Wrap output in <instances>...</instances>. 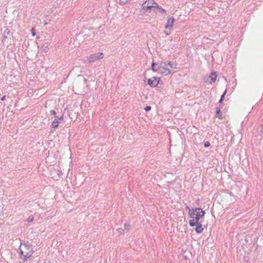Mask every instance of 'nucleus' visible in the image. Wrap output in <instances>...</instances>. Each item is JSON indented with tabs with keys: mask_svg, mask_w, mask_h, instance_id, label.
I'll list each match as a JSON object with an SVG mask.
<instances>
[{
	"mask_svg": "<svg viewBox=\"0 0 263 263\" xmlns=\"http://www.w3.org/2000/svg\"><path fill=\"white\" fill-rule=\"evenodd\" d=\"M130 0H120V4L124 5L130 2Z\"/></svg>",
	"mask_w": 263,
	"mask_h": 263,
	"instance_id": "nucleus-14",
	"label": "nucleus"
},
{
	"mask_svg": "<svg viewBox=\"0 0 263 263\" xmlns=\"http://www.w3.org/2000/svg\"><path fill=\"white\" fill-rule=\"evenodd\" d=\"M226 93V90L224 91V93L222 94V95L221 97V98H220V99L219 100V102L220 103H222V101H223V99L224 98V96H225Z\"/></svg>",
	"mask_w": 263,
	"mask_h": 263,
	"instance_id": "nucleus-16",
	"label": "nucleus"
},
{
	"mask_svg": "<svg viewBox=\"0 0 263 263\" xmlns=\"http://www.w3.org/2000/svg\"><path fill=\"white\" fill-rule=\"evenodd\" d=\"M50 113L52 115H56V112L55 110H52L50 111Z\"/></svg>",
	"mask_w": 263,
	"mask_h": 263,
	"instance_id": "nucleus-23",
	"label": "nucleus"
},
{
	"mask_svg": "<svg viewBox=\"0 0 263 263\" xmlns=\"http://www.w3.org/2000/svg\"><path fill=\"white\" fill-rule=\"evenodd\" d=\"M48 45H47L46 44H44L42 46L41 49L42 51L46 52L48 51Z\"/></svg>",
	"mask_w": 263,
	"mask_h": 263,
	"instance_id": "nucleus-9",
	"label": "nucleus"
},
{
	"mask_svg": "<svg viewBox=\"0 0 263 263\" xmlns=\"http://www.w3.org/2000/svg\"><path fill=\"white\" fill-rule=\"evenodd\" d=\"M159 83V80H157V78L155 77L149 79L148 80V84L152 87H156Z\"/></svg>",
	"mask_w": 263,
	"mask_h": 263,
	"instance_id": "nucleus-7",
	"label": "nucleus"
},
{
	"mask_svg": "<svg viewBox=\"0 0 263 263\" xmlns=\"http://www.w3.org/2000/svg\"><path fill=\"white\" fill-rule=\"evenodd\" d=\"M144 109L146 111H149L151 109V107L150 106H146L145 108H144Z\"/></svg>",
	"mask_w": 263,
	"mask_h": 263,
	"instance_id": "nucleus-18",
	"label": "nucleus"
},
{
	"mask_svg": "<svg viewBox=\"0 0 263 263\" xmlns=\"http://www.w3.org/2000/svg\"><path fill=\"white\" fill-rule=\"evenodd\" d=\"M210 143L209 142H206L204 143V146L205 147H208L209 146H210Z\"/></svg>",
	"mask_w": 263,
	"mask_h": 263,
	"instance_id": "nucleus-19",
	"label": "nucleus"
},
{
	"mask_svg": "<svg viewBox=\"0 0 263 263\" xmlns=\"http://www.w3.org/2000/svg\"><path fill=\"white\" fill-rule=\"evenodd\" d=\"M130 226L129 223H125L124 224V230H126L127 232L129 230Z\"/></svg>",
	"mask_w": 263,
	"mask_h": 263,
	"instance_id": "nucleus-15",
	"label": "nucleus"
},
{
	"mask_svg": "<svg viewBox=\"0 0 263 263\" xmlns=\"http://www.w3.org/2000/svg\"><path fill=\"white\" fill-rule=\"evenodd\" d=\"M158 6V4L154 0H146L142 5V9L145 12H149L152 8Z\"/></svg>",
	"mask_w": 263,
	"mask_h": 263,
	"instance_id": "nucleus-4",
	"label": "nucleus"
},
{
	"mask_svg": "<svg viewBox=\"0 0 263 263\" xmlns=\"http://www.w3.org/2000/svg\"><path fill=\"white\" fill-rule=\"evenodd\" d=\"M177 68V64L172 62H161L158 65L153 62L151 69L154 72H158L162 76H168L172 69Z\"/></svg>",
	"mask_w": 263,
	"mask_h": 263,
	"instance_id": "nucleus-1",
	"label": "nucleus"
},
{
	"mask_svg": "<svg viewBox=\"0 0 263 263\" xmlns=\"http://www.w3.org/2000/svg\"><path fill=\"white\" fill-rule=\"evenodd\" d=\"M174 22V17H173V16L168 17L164 26L165 30L168 29L170 30H171L173 28Z\"/></svg>",
	"mask_w": 263,
	"mask_h": 263,
	"instance_id": "nucleus-6",
	"label": "nucleus"
},
{
	"mask_svg": "<svg viewBox=\"0 0 263 263\" xmlns=\"http://www.w3.org/2000/svg\"><path fill=\"white\" fill-rule=\"evenodd\" d=\"M6 38V37L5 35H4L3 38V39H2V42H4V40H5V39Z\"/></svg>",
	"mask_w": 263,
	"mask_h": 263,
	"instance_id": "nucleus-26",
	"label": "nucleus"
},
{
	"mask_svg": "<svg viewBox=\"0 0 263 263\" xmlns=\"http://www.w3.org/2000/svg\"><path fill=\"white\" fill-rule=\"evenodd\" d=\"M63 120V115H62L61 117H58V116L54 117V121H57V122L62 121Z\"/></svg>",
	"mask_w": 263,
	"mask_h": 263,
	"instance_id": "nucleus-13",
	"label": "nucleus"
},
{
	"mask_svg": "<svg viewBox=\"0 0 263 263\" xmlns=\"http://www.w3.org/2000/svg\"><path fill=\"white\" fill-rule=\"evenodd\" d=\"M210 77L213 82H215L217 78V75L216 73L213 72L211 74Z\"/></svg>",
	"mask_w": 263,
	"mask_h": 263,
	"instance_id": "nucleus-12",
	"label": "nucleus"
},
{
	"mask_svg": "<svg viewBox=\"0 0 263 263\" xmlns=\"http://www.w3.org/2000/svg\"><path fill=\"white\" fill-rule=\"evenodd\" d=\"M58 174L59 176H60L61 175H62V173L60 171H58Z\"/></svg>",
	"mask_w": 263,
	"mask_h": 263,
	"instance_id": "nucleus-25",
	"label": "nucleus"
},
{
	"mask_svg": "<svg viewBox=\"0 0 263 263\" xmlns=\"http://www.w3.org/2000/svg\"><path fill=\"white\" fill-rule=\"evenodd\" d=\"M31 33H32V36H35V32H34L33 29H31Z\"/></svg>",
	"mask_w": 263,
	"mask_h": 263,
	"instance_id": "nucleus-22",
	"label": "nucleus"
},
{
	"mask_svg": "<svg viewBox=\"0 0 263 263\" xmlns=\"http://www.w3.org/2000/svg\"><path fill=\"white\" fill-rule=\"evenodd\" d=\"M164 33L166 35H168L171 34V30H170L168 29L167 30H166L165 31H164Z\"/></svg>",
	"mask_w": 263,
	"mask_h": 263,
	"instance_id": "nucleus-17",
	"label": "nucleus"
},
{
	"mask_svg": "<svg viewBox=\"0 0 263 263\" xmlns=\"http://www.w3.org/2000/svg\"><path fill=\"white\" fill-rule=\"evenodd\" d=\"M156 8H157L160 12L166 14V11L163 9L162 7H160L158 5L157 7H155Z\"/></svg>",
	"mask_w": 263,
	"mask_h": 263,
	"instance_id": "nucleus-11",
	"label": "nucleus"
},
{
	"mask_svg": "<svg viewBox=\"0 0 263 263\" xmlns=\"http://www.w3.org/2000/svg\"><path fill=\"white\" fill-rule=\"evenodd\" d=\"M220 111V109H219V108H217V114L219 113Z\"/></svg>",
	"mask_w": 263,
	"mask_h": 263,
	"instance_id": "nucleus-27",
	"label": "nucleus"
},
{
	"mask_svg": "<svg viewBox=\"0 0 263 263\" xmlns=\"http://www.w3.org/2000/svg\"><path fill=\"white\" fill-rule=\"evenodd\" d=\"M195 226H196L195 231L197 233H201L202 232V231L203 230V228L201 223H198V224L197 225H195Z\"/></svg>",
	"mask_w": 263,
	"mask_h": 263,
	"instance_id": "nucleus-8",
	"label": "nucleus"
},
{
	"mask_svg": "<svg viewBox=\"0 0 263 263\" xmlns=\"http://www.w3.org/2000/svg\"><path fill=\"white\" fill-rule=\"evenodd\" d=\"M5 96H3L2 98H1V100L2 101H4L5 99Z\"/></svg>",
	"mask_w": 263,
	"mask_h": 263,
	"instance_id": "nucleus-24",
	"label": "nucleus"
},
{
	"mask_svg": "<svg viewBox=\"0 0 263 263\" xmlns=\"http://www.w3.org/2000/svg\"><path fill=\"white\" fill-rule=\"evenodd\" d=\"M118 231L119 233L122 234L123 232V230L122 229H118Z\"/></svg>",
	"mask_w": 263,
	"mask_h": 263,
	"instance_id": "nucleus-21",
	"label": "nucleus"
},
{
	"mask_svg": "<svg viewBox=\"0 0 263 263\" xmlns=\"http://www.w3.org/2000/svg\"><path fill=\"white\" fill-rule=\"evenodd\" d=\"M33 218L32 217H29L28 218L27 221H28V222H31V221H33Z\"/></svg>",
	"mask_w": 263,
	"mask_h": 263,
	"instance_id": "nucleus-20",
	"label": "nucleus"
},
{
	"mask_svg": "<svg viewBox=\"0 0 263 263\" xmlns=\"http://www.w3.org/2000/svg\"><path fill=\"white\" fill-rule=\"evenodd\" d=\"M21 258L24 260L31 257L33 253V250L31 246L27 243H21L20 246Z\"/></svg>",
	"mask_w": 263,
	"mask_h": 263,
	"instance_id": "nucleus-3",
	"label": "nucleus"
},
{
	"mask_svg": "<svg viewBox=\"0 0 263 263\" xmlns=\"http://www.w3.org/2000/svg\"><path fill=\"white\" fill-rule=\"evenodd\" d=\"M187 209L189 210L190 217L192 219L189 221V224L191 227H194L199 223V219L204 216L205 212L201 208H195L191 210L189 207H187Z\"/></svg>",
	"mask_w": 263,
	"mask_h": 263,
	"instance_id": "nucleus-2",
	"label": "nucleus"
},
{
	"mask_svg": "<svg viewBox=\"0 0 263 263\" xmlns=\"http://www.w3.org/2000/svg\"><path fill=\"white\" fill-rule=\"evenodd\" d=\"M59 125V122H57V121H53L51 125V126L53 128H56L58 127Z\"/></svg>",
	"mask_w": 263,
	"mask_h": 263,
	"instance_id": "nucleus-10",
	"label": "nucleus"
},
{
	"mask_svg": "<svg viewBox=\"0 0 263 263\" xmlns=\"http://www.w3.org/2000/svg\"><path fill=\"white\" fill-rule=\"evenodd\" d=\"M104 57V54L102 52H99L95 54H91L89 57H87V61L90 63H94L96 61L102 59Z\"/></svg>",
	"mask_w": 263,
	"mask_h": 263,
	"instance_id": "nucleus-5",
	"label": "nucleus"
}]
</instances>
